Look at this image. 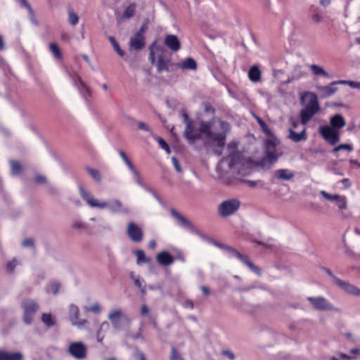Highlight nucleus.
Listing matches in <instances>:
<instances>
[{
	"label": "nucleus",
	"mask_w": 360,
	"mask_h": 360,
	"mask_svg": "<svg viewBox=\"0 0 360 360\" xmlns=\"http://www.w3.org/2000/svg\"><path fill=\"white\" fill-rule=\"evenodd\" d=\"M28 13H29V18H30V21L35 25H39V22L37 21V20L35 18V15H34V12L32 8L29 9L28 11Z\"/></svg>",
	"instance_id": "nucleus-55"
},
{
	"label": "nucleus",
	"mask_w": 360,
	"mask_h": 360,
	"mask_svg": "<svg viewBox=\"0 0 360 360\" xmlns=\"http://www.w3.org/2000/svg\"><path fill=\"white\" fill-rule=\"evenodd\" d=\"M183 122L185 124V129L184 131V138L188 141L189 143L193 144L198 139V135L195 133L193 124V121L189 117L188 113L185 110H181V115Z\"/></svg>",
	"instance_id": "nucleus-9"
},
{
	"label": "nucleus",
	"mask_w": 360,
	"mask_h": 360,
	"mask_svg": "<svg viewBox=\"0 0 360 360\" xmlns=\"http://www.w3.org/2000/svg\"><path fill=\"white\" fill-rule=\"evenodd\" d=\"M255 164L257 167H262V168H266L267 169V167H268V165L269 164V158H267V156L265 155L262 159L256 161Z\"/></svg>",
	"instance_id": "nucleus-46"
},
{
	"label": "nucleus",
	"mask_w": 360,
	"mask_h": 360,
	"mask_svg": "<svg viewBox=\"0 0 360 360\" xmlns=\"http://www.w3.org/2000/svg\"><path fill=\"white\" fill-rule=\"evenodd\" d=\"M338 163L336 161H333V162H330L326 167L327 170L333 173L334 174L339 175V176H343L344 173L341 171H340L338 167Z\"/></svg>",
	"instance_id": "nucleus-41"
},
{
	"label": "nucleus",
	"mask_w": 360,
	"mask_h": 360,
	"mask_svg": "<svg viewBox=\"0 0 360 360\" xmlns=\"http://www.w3.org/2000/svg\"><path fill=\"white\" fill-rule=\"evenodd\" d=\"M248 77L253 82H257L261 79V71L257 65H253L250 68Z\"/></svg>",
	"instance_id": "nucleus-29"
},
{
	"label": "nucleus",
	"mask_w": 360,
	"mask_h": 360,
	"mask_svg": "<svg viewBox=\"0 0 360 360\" xmlns=\"http://www.w3.org/2000/svg\"><path fill=\"white\" fill-rule=\"evenodd\" d=\"M211 244H213L214 245L217 246V248L224 250L226 252L227 248L229 245H225V244H223V243H221L219 242H217V240H213V241L212 242Z\"/></svg>",
	"instance_id": "nucleus-62"
},
{
	"label": "nucleus",
	"mask_w": 360,
	"mask_h": 360,
	"mask_svg": "<svg viewBox=\"0 0 360 360\" xmlns=\"http://www.w3.org/2000/svg\"><path fill=\"white\" fill-rule=\"evenodd\" d=\"M205 112L214 114L215 109L210 103H205L204 107Z\"/></svg>",
	"instance_id": "nucleus-64"
},
{
	"label": "nucleus",
	"mask_w": 360,
	"mask_h": 360,
	"mask_svg": "<svg viewBox=\"0 0 360 360\" xmlns=\"http://www.w3.org/2000/svg\"><path fill=\"white\" fill-rule=\"evenodd\" d=\"M307 300L311 304L314 309L317 311H339L326 298L319 297H308Z\"/></svg>",
	"instance_id": "nucleus-11"
},
{
	"label": "nucleus",
	"mask_w": 360,
	"mask_h": 360,
	"mask_svg": "<svg viewBox=\"0 0 360 360\" xmlns=\"http://www.w3.org/2000/svg\"><path fill=\"white\" fill-rule=\"evenodd\" d=\"M170 360H184L177 349L172 347L171 350Z\"/></svg>",
	"instance_id": "nucleus-49"
},
{
	"label": "nucleus",
	"mask_w": 360,
	"mask_h": 360,
	"mask_svg": "<svg viewBox=\"0 0 360 360\" xmlns=\"http://www.w3.org/2000/svg\"><path fill=\"white\" fill-rule=\"evenodd\" d=\"M321 195L324 198H326V199H327L328 200H330V201L336 200L337 199L340 198V195H338V194L332 195V194H330V193H327L325 191H321Z\"/></svg>",
	"instance_id": "nucleus-47"
},
{
	"label": "nucleus",
	"mask_w": 360,
	"mask_h": 360,
	"mask_svg": "<svg viewBox=\"0 0 360 360\" xmlns=\"http://www.w3.org/2000/svg\"><path fill=\"white\" fill-rule=\"evenodd\" d=\"M172 164H173L176 171L179 173H181L182 172V169H181V167L179 162L178 159L176 157H172Z\"/></svg>",
	"instance_id": "nucleus-56"
},
{
	"label": "nucleus",
	"mask_w": 360,
	"mask_h": 360,
	"mask_svg": "<svg viewBox=\"0 0 360 360\" xmlns=\"http://www.w3.org/2000/svg\"><path fill=\"white\" fill-rule=\"evenodd\" d=\"M23 310L22 320L26 325H30L34 319V314L39 309L37 302L32 299H24L20 304Z\"/></svg>",
	"instance_id": "nucleus-6"
},
{
	"label": "nucleus",
	"mask_w": 360,
	"mask_h": 360,
	"mask_svg": "<svg viewBox=\"0 0 360 360\" xmlns=\"http://www.w3.org/2000/svg\"><path fill=\"white\" fill-rule=\"evenodd\" d=\"M70 321L73 325L82 326L85 325L87 322L85 319H79V308L75 304H71L70 306Z\"/></svg>",
	"instance_id": "nucleus-19"
},
{
	"label": "nucleus",
	"mask_w": 360,
	"mask_h": 360,
	"mask_svg": "<svg viewBox=\"0 0 360 360\" xmlns=\"http://www.w3.org/2000/svg\"><path fill=\"white\" fill-rule=\"evenodd\" d=\"M136 11V4L134 3L130 4L125 9L122 14L123 18L129 19L133 17Z\"/></svg>",
	"instance_id": "nucleus-38"
},
{
	"label": "nucleus",
	"mask_w": 360,
	"mask_h": 360,
	"mask_svg": "<svg viewBox=\"0 0 360 360\" xmlns=\"http://www.w3.org/2000/svg\"><path fill=\"white\" fill-rule=\"evenodd\" d=\"M211 122H201L199 125V131L205 134L212 141V153L217 156H221L226 145L227 134L231 131L230 124L224 120L219 121L221 132L215 133L211 130Z\"/></svg>",
	"instance_id": "nucleus-1"
},
{
	"label": "nucleus",
	"mask_w": 360,
	"mask_h": 360,
	"mask_svg": "<svg viewBox=\"0 0 360 360\" xmlns=\"http://www.w3.org/2000/svg\"><path fill=\"white\" fill-rule=\"evenodd\" d=\"M322 270L324 271L326 273V274L330 277L333 283H335V285L338 283L340 278L335 276L329 269L322 267Z\"/></svg>",
	"instance_id": "nucleus-53"
},
{
	"label": "nucleus",
	"mask_w": 360,
	"mask_h": 360,
	"mask_svg": "<svg viewBox=\"0 0 360 360\" xmlns=\"http://www.w3.org/2000/svg\"><path fill=\"white\" fill-rule=\"evenodd\" d=\"M148 21L145 20L139 30L132 34L129 39V48L131 50L139 51L146 46V36L145 34L148 30Z\"/></svg>",
	"instance_id": "nucleus-4"
},
{
	"label": "nucleus",
	"mask_w": 360,
	"mask_h": 360,
	"mask_svg": "<svg viewBox=\"0 0 360 360\" xmlns=\"http://www.w3.org/2000/svg\"><path fill=\"white\" fill-rule=\"evenodd\" d=\"M240 204V202L235 198L224 200L219 205V214L223 217L234 214L239 210Z\"/></svg>",
	"instance_id": "nucleus-8"
},
{
	"label": "nucleus",
	"mask_w": 360,
	"mask_h": 360,
	"mask_svg": "<svg viewBox=\"0 0 360 360\" xmlns=\"http://www.w3.org/2000/svg\"><path fill=\"white\" fill-rule=\"evenodd\" d=\"M221 354L228 357L230 360H234L236 359L235 354L230 350H223Z\"/></svg>",
	"instance_id": "nucleus-59"
},
{
	"label": "nucleus",
	"mask_w": 360,
	"mask_h": 360,
	"mask_svg": "<svg viewBox=\"0 0 360 360\" xmlns=\"http://www.w3.org/2000/svg\"><path fill=\"white\" fill-rule=\"evenodd\" d=\"M68 21L72 26H75L79 22V16L75 12L74 9L71 6H68Z\"/></svg>",
	"instance_id": "nucleus-34"
},
{
	"label": "nucleus",
	"mask_w": 360,
	"mask_h": 360,
	"mask_svg": "<svg viewBox=\"0 0 360 360\" xmlns=\"http://www.w3.org/2000/svg\"><path fill=\"white\" fill-rule=\"evenodd\" d=\"M258 123L262 130V131L269 137L274 136V134L272 133V131L270 130L269 126L266 124V123L261 118H257Z\"/></svg>",
	"instance_id": "nucleus-39"
},
{
	"label": "nucleus",
	"mask_w": 360,
	"mask_h": 360,
	"mask_svg": "<svg viewBox=\"0 0 360 360\" xmlns=\"http://www.w3.org/2000/svg\"><path fill=\"white\" fill-rule=\"evenodd\" d=\"M127 234L129 238L136 243H141L143 239V231L142 229L134 222L128 224Z\"/></svg>",
	"instance_id": "nucleus-13"
},
{
	"label": "nucleus",
	"mask_w": 360,
	"mask_h": 360,
	"mask_svg": "<svg viewBox=\"0 0 360 360\" xmlns=\"http://www.w3.org/2000/svg\"><path fill=\"white\" fill-rule=\"evenodd\" d=\"M23 354L20 352H9L0 349V360H22Z\"/></svg>",
	"instance_id": "nucleus-26"
},
{
	"label": "nucleus",
	"mask_w": 360,
	"mask_h": 360,
	"mask_svg": "<svg viewBox=\"0 0 360 360\" xmlns=\"http://www.w3.org/2000/svg\"><path fill=\"white\" fill-rule=\"evenodd\" d=\"M68 352L77 359H83L86 356L87 348L82 342H74L69 345Z\"/></svg>",
	"instance_id": "nucleus-14"
},
{
	"label": "nucleus",
	"mask_w": 360,
	"mask_h": 360,
	"mask_svg": "<svg viewBox=\"0 0 360 360\" xmlns=\"http://www.w3.org/2000/svg\"><path fill=\"white\" fill-rule=\"evenodd\" d=\"M108 40L110 42L111 45L112 46L114 50L117 52V53L122 58L124 56V52L122 51L120 46L119 43L117 41L116 39L110 36L108 37Z\"/></svg>",
	"instance_id": "nucleus-37"
},
{
	"label": "nucleus",
	"mask_w": 360,
	"mask_h": 360,
	"mask_svg": "<svg viewBox=\"0 0 360 360\" xmlns=\"http://www.w3.org/2000/svg\"><path fill=\"white\" fill-rule=\"evenodd\" d=\"M238 156V154L233 153L229 155V167H233L235 165L236 158Z\"/></svg>",
	"instance_id": "nucleus-60"
},
{
	"label": "nucleus",
	"mask_w": 360,
	"mask_h": 360,
	"mask_svg": "<svg viewBox=\"0 0 360 360\" xmlns=\"http://www.w3.org/2000/svg\"><path fill=\"white\" fill-rule=\"evenodd\" d=\"M307 75L306 71L300 65H297L294 67L291 72V80H298Z\"/></svg>",
	"instance_id": "nucleus-30"
},
{
	"label": "nucleus",
	"mask_w": 360,
	"mask_h": 360,
	"mask_svg": "<svg viewBox=\"0 0 360 360\" xmlns=\"http://www.w3.org/2000/svg\"><path fill=\"white\" fill-rule=\"evenodd\" d=\"M127 319V316L122 312L121 310H115L109 314L108 319L110 321L112 326L116 329H120V319Z\"/></svg>",
	"instance_id": "nucleus-23"
},
{
	"label": "nucleus",
	"mask_w": 360,
	"mask_h": 360,
	"mask_svg": "<svg viewBox=\"0 0 360 360\" xmlns=\"http://www.w3.org/2000/svg\"><path fill=\"white\" fill-rule=\"evenodd\" d=\"M41 320L42 323L49 328L56 325V317L51 314L44 313L41 315Z\"/></svg>",
	"instance_id": "nucleus-31"
},
{
	"label": "nucleus",
	"mask_w": 360,
	"mask_h": 360,
	"mask_svg": "<svg viewBox=\"0 0 360 360\" xmlns=\"http://www.w3.org/2000/svg\"><path fill=\"white\" fill-rule=\"evenodd\" d=\"M295 176V173L288 169H279L274 172V178L281 181H290Z\"/></svg>",
	"instance_id": "nucleus-21"
},
{
	"label": "nucleus",
	"mask_w": 360,
	"mask_h": 360,
	"mask_svg": "<svg viewBox=\"0 0 360 360\" xmlns=\"http://www.w3.org/2000/svg\"><path fill=\"white\" fill-rule=\"evenodd\" d=\"M176 66L182 70H195L197 69V63L193 58L188 57L181 63H176Z\"/></svg>",
	"instance_id": "nucleus-27"
},
{
	"label": "nucleus",
	"mask_w": 360,
	"mask_h": 360,
	"mask_svg": "<svg viewBox=\"0 0 360 360\" xmlns=\"http://www.w3.org/2000/svg\"><path fill=\"white\" fill-rule=\"evenodd\" d=\"M156 259L160 264L163 266L171 265L174 261L172 255L167 251H162L158 253L156 256Z\"/></svg>",
	"instance_id": "nucleus-24"
},
{
	"label": "nucleus",
	"mask_w": 360,
	"mask_h": 360,
	"mask_svg": "<svg viewBox=\"0 0 360 360\" xmlns=\"http://www.w3.org/2000/svg\"><path fill=\"white\" fill-rule=\"evenodd\" d=\"M11 166V175H19L22 173L23 168L22 166L18 161L16 160H10L9 162Z\"/></svg>",
	"instance_id": "nucleus-35"
},
{
	"label": "nucleus",
	"mask_w": 360,
	"mask_h": 360,
	"mask_svg": "<svg viewBox=\"0 0 360 360\" xmlns=\"http://www.w3.org/2000/svg\"><path fill=\"white\" fill-rule=\"evenodd\" d=\"M238 144V143L237 141H232L229 143H228L227 148L230 151L235 153L237 150Z\"/></svg>",
	"instance_id": "nucleus-58"
},
{
	"label": "nucleus",
	"mask_w": 360,
	"mask_h": 360,
	"mask_svg": "<svg viewBox=\"0 0 360 360\" xmlns=\"http://www.w3.org/2000/svg\"><path fill=\"white\" fill-rule=\"evenodd\" d=\"M288 138L295 143H298L307 139L306 134V129H304L301 132L297 133L292 129H289Z\"/></svg>",
	"instance_id": "nucleus-28"
},
{
	"label": "nucleus",
	"mask_w": 360,
	"mask_h": 360,
	"mask_svg": "<svg viewBox=\"0 0 360 360\" xmlns=\"http://www.w3.org/2000/svg\"><path fill=\"white\" fill-rule=\"evenodd\" d=\"M68 75L72 79L74 85L78 89L80 94L84 97L90 96L91 92L88 87L84 84L82 79L79 77L75 76L68 72Z\"/></svg>",
	"instance_id": "nucleus-17"
},
{
	"label": "nucleus",
	"mask_w": 360,
	"mask_h": 360,
	"mask_svg": "<svg viewBox=\"0 0 360 360\" xmlns=\"http://www.w3.org/2000/svg\"><path fill=\"white\" fill-rule=\"evenodd\" d=\"M138 129L145 131H150V127L143 122H138Z\"/></svg>",
	"instance_id": "nucleus-61"
},
{
	"label": "nucleus",
	"mask_w": 360,
	"mask_h": 360,
	"mask_svg": "<svg viewBox=\"0 0 360 360\" xmlns=\"http://www.w3.org/2000/svg\"><path fill=\"white\" fill-rule=\"evenodd\" d=\"M311 72L316 76H323L326 78H330V75L322 67L312 64L309 66Z\"/></svg>",
	"instance_id": "nucleus-33"
},
{
	"label": "nucleus",
	"mask_w": 360,
	"mask_h": 360,
	"mask_svg": "<svg viewBox=\"0 0 360 360\" xmlns=\"http://www.w3.org/2000/svg\"><path fill=\"white\" fill-rule=\"evenodd\" d=\"M155 139L158 141L160 146L167 152V153L169 154L171 153L170 148L163 139L160 136H156L155 137Z\"/></svg>",
	"instance_id": "nucleus-43"
},
{
	"label": "nucleus",
	"mask_w": 360,
	"mask_h": 360,
	"mask_svg": "<svg viewBox=\"0 0 360 360\" xmlns=\"http://www.w3.org/2000/svg\"><path fill=\"white\" fill-rule=\"evenodd\" d=\"M336 285L348 294L356 296L360 295V289L347 281L340 279Z\"/></svg>",
	"instance_id": "nucleus-18"
},
{
	"label": "nucleus",
	"mask_w": 360,
	"mask_h": 360,
	"mask_svg": "<svg viewBox=\"0 0 360 360\" xmlns=\"http://www.w3.org/2000/svg\"><path fill=\"white\" fill-rule=\"evenodd\" d=\"M135 255L136 256V263L137 264H149L151 262L150 257H146L145 252L142 250H138L135 252Z\"/></svg>",
	"instance_id": "nucleus-36"
},
{
	"label": "nucleus",
	"mask_w": 360,
	"mask_h": 360,
	"mask_svg": "<svg viewBox=\"0 0 360 360\" xmlns=\"http://www.w3.org/2000/svg\"><path fill=\"white\" fill-rule=\"evenodd\" d=\"M193 233L198 236L201 239H202L203 240L207 241L210 243H212V242L214 240L213 238H210V236L205 235L202 231L198 230L197 227L195 228V229Z\"/></svg>",
	"instance_id": "nucleus-44"
},
{
	"label": "nucleus",
	"mask_w": 360,
	"mask_h": 360,
	"mask_svg": "<svg viewBox=\"0 0 360 360\" xmlns=\"http://www.w3.org/2000/svg\"><path fill=\"white\" fill-rule=\"evenodd\" d=\"M89 311H92L95 314H99L101 312V307L98 304H95L91 306L89 309Z\"/></svg>",
	"instance_id": "nucleus-63"
},
{
	"label": "nucleus",
	"mask_w": 360,
	"mask_h": 360,
	"mask_svg": "<svg viewBox=\"0 0 360 360\" xmlns=\"http://www.w3.org/2000/svg\"><path fill=\"white\" fill-rule=\"evenodd\" d=\"M34 181H35V183L39 184H45L47 182V179H46V176L41 175V174H37L35 176Z\"/></svg>",
	"instance_id": "nucleus-57"
},
{
	"label": "nucleus",
	"mask_w": 360,
	"mask_h": 360,
	"mask_svg": "<svg viewBox=\"0 0 360 360\" xmlns=\"http://www.w3.org/2000/svg\"><path fill=\"white\" fill-rule=\"evenodd\" d=\"M79 193L82 198L87 202L89 205L92 207H98L101 209H103L105 207H108L109 210L112 212H124L127 213L129 212L128 209L122 208V204L119 200H113L109 202H98L96 200L93 198L91 195L86 191L84 187L82 185L79 186Z\"/></svg>",
	"instance_id": "nucleus-3"
},
{
	"label": "nucleus",
	"mask_w": 360,
	"mask_h": 360,
	"mask_svg": "<svg viewBox=\"0 0 360 360\" xmlns=\"http://www.w3.org/2000/svg\"><path fill=\"white\" fill-rule=\"evenodd\" d=\"M149 51V61L156 66L157 72H169V67L174 65L171 53L165 47L158 45L156 41L150 44Z\"/></svg>",
	"instance_id": "nucleus-2"
},
{
	"label": "nucleus",
	"mask_w": 360,
	"mask_h": 360,
	"mask_svg": "<svg viewBox=\"0 0 360 360\" xmlns=\"http://www.w3.org/2000/svg\"><path fill=\"white\" fill-rule=\"evenodd\" d=\"M269 138V139L265 141V155L269 158V163L267 169H270L271 166L278 161L279 158L276 150V147L279 144V141L275 136Z\"/></svg>",
	"instance_id": "nucleus-7"
},
{
	"label": "nucleus",
	"mask_w": 360,
	"mask_h": 360,
	"mask_svg": "<svg viewBox=\"0 0 360 360\" xmlns=\"http://www.w3.org/2000/svg\"><path fill=\"white\" fill-rule=\"evenodd\" d=\"M311 19L316 23L321 22L323 19L321 13L316 8L314 9L313 11Z\"/></svg>",
	"instance_id": "nucleus-52"
},
{
	"label": "nucleus",
	"mask_w": 360,
	"mask_h": 360,
	"mask_svg": "<svg viewBox=\"0 0 360 360\" xmlns=\"http://www.w3.org/2000/svg\"><path fill=\"white\" fill-rule=\"evenodd\" d=\"M316 89L321 98L330 97L338 91V87L335 86V83H333V82L326 86L317 84L316 85Z\"/></svg>",
	"instance_id": "nucleus-16"
},
{
	"label": "nucleus",
	"mask_w": 360,
	"mask_h": 360,
	"mask_svg": "<svg viewBox=\"0 0 360 360\" xmlns=\"http://www.w3.org/2000/svg\"><path fill=\"white\" fill-rule=\"evenodd\" d=\"M72 227L81 231H86L87 227L85 224L80 221H75L72 223Z\"/></svg>",
	"instance_id": "nucleus-48"
},
{
	"label": "nucleus",
	"mask_w": 360,
	"mask_h": 360,
	"mask_svg": "<svg viewBox=\"0 0 360 360\" xmlns=\"http://www.w3.org/2000/svg\"><path fill=\"white\" fill-rule=\"evenodd\" d=\"M342 241H343V243H344L345 252L347 255H349V256H350V257H353V258H356V257H359V255H356V254L353 250H352L349 248V246L347 245V244L346 243V240H345V238H343V240H342Z\"/></svg>",
	"instance_id": "nucleus-51"
},
{
	"label": "nucleus",
	"mask_w": 360,
	"mask_h": 360,
	"mask_svg": "<svg viewBox=\"0 0 360 360\" xmlns=\"http://www.w3.org/2000/svg\"><path fill=\"white\" fill-rule=\"evenodd\" d=\"M345 125V120L340 114H335L330 118V125L328 126L338 131Z\"/></svg>",
	"instance_id": "nucleus-22"
},
{
	"label": "nucleus",
	"mask_w": 360,
	"mask_h": 360,
	"mask_svg": "<svg viewBox=\"0 0 360 360\" xmlns=\"http://www.w3.org/2000/svg\"><path fill=\"white\" fill-rule=\"evenodd\" d=\"M319 131L322 137L330 144L335 145L339 142L340 132L330 127L328 125L321 126Z\"/></svg>",
	"instance_id": "nucleus-12"
},
{
	"label": "nucleus",
	"mask_w": 360,
	"mask_h": 360,
	"mask_svg": "<svg viewBox=\"0 0 360 360\" xmlns=\"http://www.w3.org/2000/svg\"><path fill=\"white\" fill-rule=\"evenodd\" d=\"M131 173L134 175V181H136V183L138 185H139L140 186L144 187L145 186V184H144L143 179H142L141 174L139 172V171L137 169H136L135 171H134Z\"/></svg>",
	"instance_id": "nucleus-45"
},
{
	"label": "nucleus",
	"mask_w": 360,
	"mask_h": 360,
	"mask_svg": "<svg viewBox=\"0 0 360 360\" xmlns=\"http://www.w3.org/2000/svg\"><path fill=\"white\" fill-rule=\"evenodd\" d=\"M169 212L171 216L179 221V226L193 233L196 226L190 220L174 208H172Z\"/></svg>",
	"instance_id": "nucleus-15"
},
{
	"label": "nucleus",
	"mask_w": 360,
	"mask_h": 360,
	"mask_svg": "<svg viewBox=\"0 0 360 360\" xmlns=\"http://www.w3.org/2000/svg\"><path fill=\"white\" fill-rule=\"evenodd\" d=\"M336 201L339 209L344 210L347 208V199L345 196L340 195V198L337 199Z\"/></svg>",
	"instance_id": "nucleus-50"
},
{
	"label": "nucleus",
	"mask_w": 360,
	"mask_h": 360,
	"mask_svg": "<svg viewBox=\"0 0 360 360\" xmlns=\"http://www.w3.org/2000/svg\"><path fill=\"white\" fill-rule=\"evenodd\" d=\"M60 286V282L51 280L48 283L45 290L46 292L49 293L51 292L54 295H56L59 292Z\"/></svg>",
	"instance_id": "nucleus-32"
},
{
	"label": "nucleus",
	"mask_w": 360,
	"mask_h": 360,
	"mask_svg": "<svg viewBox=\"0 0 360 360\" xmlns=\"http://www.w3.org/2000/svg\"><path fill=\"white\" fill-rule=\"evenodd\" d=\"M129 276L134 285L140 290L142 295H145L146 292V284L144 279L139 276L135 275L133 271L130 273Z\"/></svg>",
	"instance_id": "nucleus-25"
},
{
	"label": "nucleus",
	"mask_w": 360,
	"mask_h": 360,
	"mask_svg": "<svg viewBox=\"0 0 360 360\" xmlns=\"http://www.w3.org/2000/svg\"><path fill=\"white\" fill-rule=\"evenodd\" d=\"M313 98L309 101L305 108L300 111L301 123L307 124L311 119L320 110V105L316 94H311Z\"/></svg>",
	"instance_id": "nucleus-5"
},
{
	"label": "nucleus",
	"mask_w": 360,
	"mask_h": 360,
	"mask_svg": "<svg viewBox=\"0 0 360 360\" xmlns=\"http://www.w3.org/2000/svg\"><path fill=\"white\" fill-rule=\"evenodd\" d=\"M165 46L173 51H177L181 49V43L174 34H168L165 38Z\"/></svg>",
	"instance_id": "nucleus-20"
},
{
	"label": "nucleus",
	"mask_w": 360,
	"mask_h": 360,
	"mask_svg": "<svg viewBox=\"0 0 360 360\" xmlns=\"http://www.w3.org/2000/svg\"><path fill=\"white\" fill-rule=\"evenodd\" d=\"M226 252L230 257L237 258L257 275L260 276L262 274L260 269L255 266L247 256L242 255L236 249L229 245Z\"/></svg>",
	"instance_id": "nucleus-10"
},
{
	"label": "nucleus",
	"mask_w": 360,
	"mask_h": 360,
	"mask_svg": "<svg viewBox=\"0 0 360 360\" xmlns=\"http://www.w3.org/2000/svg\"><path fill=\"white\" fill-rule=\"evenodd\" d=\"M50 51L54 55V56L58 58H62V53L60 52L59 46L56 43H51L49 45Z\"/></svg>",
	"instance_id": "nucleus-42"
},
{
	"label": "nucleus",
	"mask_w": 360,
	"mask_h": 360,
	"mask_svg": "<svg viewBox=\"0 0 360 360\" xmlns=\"http://www.w3.org/2000/svg\"><path fill=\"white\" fill-rule=\"evenodd\" d=\"M22 245L25 248H35L34 241L31 238L24 239L23 241L22 242Z\"/></svg>",
	"instance_id": "nucleus-54"
},
{
	"label": "nucleus",
	"mask_w": 360,
	"mask_h": 360,
	"mask_svg": "<svg viewBox=\"0 0 360 360\" xmlns=\"http://www.w3.org/2000/svg\"><path fill=\"white\" fill-rule=\"evenodd\" d=\"M86 170L89 173V174L97 182L101 181V176L100 172L98 169L86 167Z\"/></svg>",
	"instance_id": "nucleus-40"
}]
</instances>
